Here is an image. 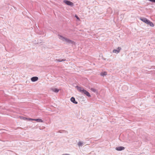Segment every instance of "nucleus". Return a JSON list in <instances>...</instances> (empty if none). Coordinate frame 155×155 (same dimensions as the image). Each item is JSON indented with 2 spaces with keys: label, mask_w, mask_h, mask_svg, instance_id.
Instances as JSON below:
<instances>
[{
  "label": "nucleus",
  "mask_w": 155,
  "mask_h": 155,
  "mask_svg": "<svg viewBox=\"0 0 155 155\" xmlns=\"http://www.w3.org/2000/svg\"><path fill=\"white\" fill-rule=\"evenodd\" d=\"M76 87L77 88V90L81 93L84 94L89 97H91V95L90 93L87 91L84 90L83 88L78 86H77Z\"/></svg>",
  "instance_id": "1"
},
{
  "label": "nucleus",
  "mask_w": 155,
  "mask_h": 155,
  "mask_svg": "<svg viewBox=\"0 0 155 155\" xmlns=\"http://www.w3.org/2000/svg\"><path fill=\"white\" fill-rule=\"evenodd\" d=\"M140 19L144 23L149 25L151 27H153L154 26V24L152 22L146 18L141 17L140 18Z\"/></svg>",
  "instance_id": "2"
},
{
  "label": "nucleus",
  "mask_w": 155,
  "mask_h": 155,
  "mask_svg": "<svg viewBox=\"0 0 155 155\" xmlns=\"http://www.w3.org/2000/svg\"><path fill=\"white\" fill-rule=\"evenodd\" d=\"M59 38L63 41H64L67 43H73V41L61 35H58Z\"/></svg>",
  "instance_id": "3"
},
{
  "label": "nucleus",
  "mask_w": 155,
  "mask_h": 155,
  "mask_svg": "<svg viewBox=\"0 0 155 155\" xmlns=\"http://www.w3.org/2000/svg\"><path fill=\"white\" fill-rule=\"evenodd\" d=\"M63 2L67 5L73 6L74 5V4L72 2L68 0H64Z\"/></svg>",
  "instance_id": "4"
},
{
  "label": "nucleus",
  "mask_w": 155,
  "mask_h": 155,
  "mask_svg": "<svg viewBox=\"0 0 155 155\" xmlns=\"http://www.w3.org/2000/svg\"><path fill=\"white\" fill-rule=\"evenodd\" d=\"M121 49V48L120 47H118L117 49H114L113 50V52L114 53H118L120 51V50Z\"/></svg>",
  "instance_id": "5"
},
{
  "label": "nucleus",
  "mask_w": 155,
  "mask_h": 155,
  "mask_svg": "<svg viewBox=\"0 0 155 155\" xmlns=\"http://www.w3.org/2000/svg\"><path fill=\"white\" fill-rule=\"evenodd\" d=\"M125 148L123 147H120L116 148V149L118 151H120L124 150Z\"/></svg>",
  "instance_id": "6"
},
{
  "label": "nucleus",
  "mask_w": 155,
  "mask_h": 155,
  "mask_svg": "<svg viewBox=\"0 0 155 155\" xmlns=\"http://www.w3.org/2000/svg\"><path fill=\"white\" fill-rule=\"evenodd\" d=\"M38 79V77H35L32 78L31 79V81L33 82L36 81Z\"/></svg>",
  "instance_id": "7"
},
{
  "label": "nucleus",
  "mask_w": 155,
  "mask_h": 155,
  "mask_svg": "<svg viewBox=\"0 0 155 155\" xmlns=\"http://www.w3.org/2000/svg\"><path fill=\"white\" fill-rule=\"evenodd\" d=\"M71 101L72 102H73V103H74L75 104H77L78 103V102L75 101L74 98L73 97H71Z\"/></svg>",
  "instance_id": "8"
},
{
  "label": "nucleus",
  "mask_w": 155,
  "mask_h": 155,
  "mask_svg": "<svg viewBox=\"0 0 155 155\" xmlns=\"http://www.w3.org/2000/svg\"><path fill=\"white\" fill-rule=\"evenodd\" d=\"M51 90L54 92L56 93H58L59 91V90L57 88H52Z\"/></svg>",
  "instance_id": "9"
},
{
  "label": "nucleus",
  "mask_w": 155,
  "mask_h": 155,
  "mask_svg": "<svg viewBox=\"0 0 155 155\" xmlns=\"http://www.w3.org/2000/svg\"><path fill=\"white\" fill-rule=\"evenodd\" d=\"M34 120L38 122H43V121L41 119H34Z\"/></svg>",
  "instance_id": "10"
},
{
  "label": "nucleus",
  "mask_w": 155,
  "mask_h": 155,
  "mask_svg": "<svg viewBox=\"0 0 155 155\" xmlns=\"http://www.w3.org/2000/svg\"><path fill=\"white\" fill-rule=\"evenodd\" d=\"M19 117L21 119L23 120H27V118H26V117H22V116H20V117Z\"/></svg>",
  "instance_id": "11"
},
{
  "label": "nucleus",
  "mask_w": 155,
  "mask_h": 155,
  "mask_svg": "<svg viewBox=\"0 0 155 155\" xmlns=\"http://www.w3.org/2000/svg\"><path fill=\"white\" fill-rule=\"evenodd\" d=\"M107 73L106 72H104L101 73V75L102 76H104L107 75Z\"/></svg>",
  "instance_id": "12"
},
{
  "label": "nucleus",
  "mask_w": 155,
  "mask_h": 155,
  "mask_svg": "<svg viewBox=\"0 0 155 155\" xmlns=\"http://www.w3.org/2000/svg\"><path fill=\"white\" fill-rule=\"evenodd\" d=\"M90 90L92 91L95 92L96 91V90L95 89L93 88H91Z\"/></svg>",
  "instance_id": "13"
},
{
  "label": "nucleus",
  "mask_w": 155,
  "mask_h": 155,
  "mask_svg": "<svg viewBox=\"0 0 155 155\" xmlns=\"http://www.w3.org/2000/svg\"><path fill=\"white\" fill-rule=\"evenodd\" d=\"M57 61H59V62H61L63 61H65V59H62V60H60V59H57L56 60Z\"/></svg>",
  "instance_id": "14"
},
{
  "label": "nucleus",
  "mask_w": 155,
  "mask_h": 155,
  "mask_svg": "<svg viewBox=\"0 0 155 155\" xmlns=\"http://www.w3.org/2000/svg\"><path fill=\"white\" fill-rule=\"evenodd\" d=\"M82 143L81 142H78V145L79 146H81L82 145Z\"/></svg>",
  "instance_id": "15"
},
{
  "label": "nucleus",
  "mask_w": 155,
  "mask_h": 155,
  "mask_svg": "<svg viewBox=\"0 0 155 155\" xmlns=\"http://www.w3.org/2000/svg\"><path fill=\"white\" fill-rule=\"evenodd\" d=\"M27 120H29V121L34 120V119H31V118H27Z\"/></svg>",
  "instance_id": "16"
},
{
  "label": "nucleus",
  "mask_w": 155,
  "mask_h": 155,
  "mask_svg": "<svg viewBox=\"0 0 155 155\" xmlns=\"http://www.w3.org/2000/svg\"><path fill=\"white\" fill-rule=\"evenodd\" d=\"M75 17L78 20H80L79 18L78 17V16L77 15H75Z\"/></svg>",
  "instance_id": "17"
},
{
  "label": "nucleus",
  "mask_w": 155,
  "mask_h": 155,
  "mask_svg": "<svg viewBox=\"0 0 155 155\" xmlns=\"http://www.w3.org/2000/svg\"><path fill=\"white\" fill-rule=\"evenodd\" d=\"M149 0V1H150V2H155V0Z\"/></svg>",
  "instance_id": "18"
}]
</instances>
